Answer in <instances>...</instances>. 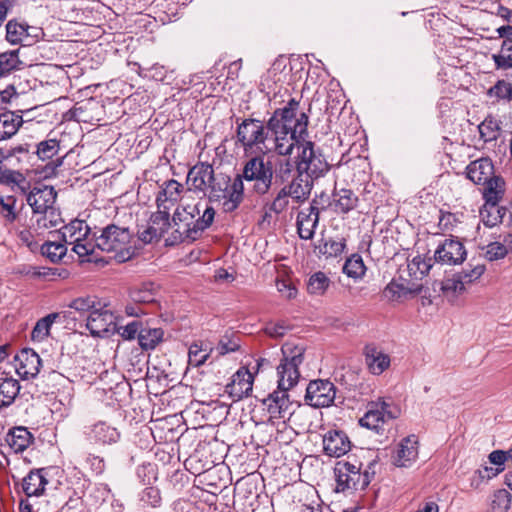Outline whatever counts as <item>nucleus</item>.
Listing matches in <instances>:
<instances>
[{
	"label": "nucleus",
	"mask_w": 512,
	"mask_h": 512,
	"mask_svg": "<svg viewBox=\"0 0 512 512\" xmlns=\"http://www.w3.org/2000/svg\"><path fill=\"white\" fill-rule=\"evenodd\" d=\"M346 247L345 239H333L331 237H322L315 248L318 253L325 256L326 258L337 257L341 255Z\"/></svg>",
	"instance_id": "obj_36"
},
{
	"label": "nucleus",
	"mask_w": 512,
	"mask_h": 512,
	"mask_svg": "<svg viewBox=\"0 0 512 512\" xmlns=\"http://www.w3.org/2000/svg\"><path fill=\"white\" fill-rule=\"evenodd\" d=\"M33 435L26 427H13L5 436V442L15 453H22L33 442Z\"/></svg>",
	"instance_id": "obj_29"
},
{
	"label": "nucleus",
	"mask_w": 512,
	"mask_h": 512,
	"mask_svg": "<svg viewBox=\"0 0 512 512\" xmlns=\"http://www.w3.org/2000/svg\"><path fill=\"white\" fill-rule=\"evenodd\" d=\"M503 467L501 468H492V467H484L483 469L477 470L472 478V485L476 484V486L479 484L480 481L486 479L489 480L493 477H495L499 472L503 471Z\"/></svg>",
	"instance_id": "obj_62"
},
{
	"label": "nucleus",
	"mask_w": 512,
	"mask_h": 512,
	"mask_svg": "<svg viewBox=\"0 0 512 512\" xmlns=\"http://www.w3.org/2000/svg\"><path fill=\"white\" fill-rule=\"evenodd\" d=\"M201 204V202H198L194 205H180L177 207L172 218L175 230L172 234L171 244L193 242L212 225L215 217L214 208L206 205L200 216Z\"/></svg>",
	"instance_id": "obj_3"
},
{
	"label": "nucleus",
	"mask_w": 512,
	"mask_h": 512,
	"mask_svg": "<svg viewBox=\"0 0 512 512\" xmlns=\"http://www.w3.org/2000/svg\"><path fill=\"white\" fill-rule=\"evenodd\" d=\"M511 505V495L505 489H499L493 494L491 501L492 512H506Z\"/></svg>",
	"instance_id": "obj_49"
},
{
	"label": "nucleus",
	"mask_w": 512,
	"mask_h": 512,
	"mask_svg": "<svg viewBox=\"0 0 512 512\" xmlns=\"http://www.w3.org/2000/svg\"><path fill=\"white\" fill-rule=\"evenodd\" d=\"M267 124L256 118H245L237 125L236 144H239L245 153L263 152L269 135Z\"/></svg>",
	"instance_id": "obj_6"
},
{
	"label": "nucleus",
	"mask_w": 512,
	"mask_h": 512,
	"mask_svg": "<svg viewBox=\"0 0 512 512\" xmlns=\"http://www.w3.org/2000/svg\"><path fill=\"white\" fill-rule=\"evenodd\" d=\"M16 372L22 379L34 378L40 370L41 359L32 349L26 348L15 357Z\"/></svg>",
	"instance_id": "obj_21"
},
{
	"label": "nucleus",
	"mask_w": 512,
	"mask_h": 512,
	"mask_svg": "<svg viewBox=\"0 0 512 512\" xmlns=\"http://www.w3.org/2000/svg\"><path fill=\"white\" fill-rule=\"evenodd\" d=\"M240 344L238 341V338H229L228 336H224L219 344H218V351L220 354L224 355L227 353L235 352L239 349Z\"/></svg>",
	"instance_id": "obj_64"
},
{
	"label": "nucleus",
	"mask_w": 512,
	"mask_h": 512,
	"mask_svg": "<svg viewBox=\"0 0 512 512\" xmlns=\"http://www.w3.org/2000/svg\"><path fill=\"white\" fill-rule=\"evenodd\" d=\"M294 164L296 172H302L316 180L324 177L330 169L321 149L316 147L309 138L298 147L294 156Z\"/></svg>",
	"instance_id": "obj_5"
},
{
	"label": "nucleus",
	"mask_w": 512,
	"mask_h": 512,
	"mask_svg": "<svg viewBox=\"0 0 512 512\" xmlns=\"http://www.w3.org/2000/svg\"><path fill=\"white\" fill-rule=\"evenodd\" d=\"M209 357V353L206 348H203L202 345L192 344L189 348L188 358L189 364L198 367L202 365L207 358Z\"/></svg>",
	"instance_id": "obj_55"
},
{
	"label": "nucleus",
	"mask_w": 512,
	"mask_h": 512,
	"mask_svg": "<svg viewBox=\"0 0 512 512\" xmlns=\"http://www.w3.org/2000/svg\"><path fill=\"white\" fill-rule=\"evenodd\" d=\"M62 241H46L41 246V254L52 263L59 262L67 253V247Z\"/></svg>",
	"instance_id": "obj_43"
},
{
	"label": "nucleus",
	"mask_w": 512,
	"mask_h": 512,
	"mask_svg": "<svg viewBox=\"0 0 512 512\" xmlns=\"http://www.w3.org/2000/svg\"><path fill=\"white\" fill-rule=\"evenodd\" d=\"M18 53L19 50H13L0 54V77H6L24 67V63L19 59Z\"/></svg>",
	"instance_id": "obj_38"
},
{
	"label": "nucleus",
	"mask_w": 512,
	"mask_h": 512,
	"mask_svg": "<svg viewBox=\"0 0 512 512\" xmlns=\"http://www.w3.org/2000/svg\"><path fill=\"white\" fill-rule=\"evenodd\" d=\"M244 200V183L240 174H237L219 196L221 208L225 213H232Z\"/></svg>",
	"instance_id": "obj_16"
},
{
	"label": "nucleus",
	"mask_w": 512,
	"mask_h": 512,
	"mask_svg": "<svg viewBox=\"0 0 512 512\" xmlns=\"http://www.w3.org/2000/svg\"><path fill=\"white\" fill-rule=\"evenodd\" d=\"M493 60L498 69L512 68V41H504L502 53L493 55Z\"/></svg>",
	"instance_id": "obj_51"
},
{
	"label": "nucleus",
	"mask_w": 512,
	"mask_h": 512,
	"mask_svg": "<svg viewBox=\"0 0 512 512\" xmlns=\"http://www.w3.org/2000/svg\"><path fill=\"white\" fill-rule=\"evenodd\" d=\"M232 180L233 178L225 173H216L212 165L201 162L188 171L186 184L188 191L202 193L208 196L209 201L217 202Z\"/></svg>",
	"instance_id": "obj_4"
},
{
	"label": "nucleus",
	"mask_w": 512,
	"mask_h": 512,
	"mask_svg": "<svg viewBox=\"0 0 512 512\" xmlns=\"http://www.w3.org/2000/svg\"><path fill=\"white\" fill-rule=\"evenodd\" d=\"M131 232L128 228L110 224L103 228L96 238V246L106 252H116L119 261H125L131 256Z\"/></svg>",
	"instance_id": "obj_7"
},
{
	"label": "nucleus",
	"mask_w": 512,
	"mask_h": 512,
	"mask_svg": "<svg viewBox=\"0 0 512 512\" xmlns=\"http://www.w3.org/2000/svg\"><path fill=\"white\" fill-rule=\"evenodd\" d=\"M366 271L363 259L359 254H352L343 266V272L351 278L359 279Z\"/></svg>",
	"instance_id": "obj_46"
},
{
	"label": "nucleus",
	"mask_w": 512,
	"mask_h": 512,
	"mask_svg": "<svg viewBox=\"0 0 512 512\" xmlns=\"http://www.w3.org/2000/svg\"><path fill=\"white\" fill-rule=\"evenodd\" d=\"M43 36L42 28L28 25L24 21L9 20L6 24V39L13 45L31 46Z\"/></svg>",
	"instance_id": "obj_11"
},
{
	"label": "nucleus",
	"mask_w": 512,
	"mask_h": 512,
	"mask_svg": "<svg viewBox=\"0 0 512 512\" xmlns=\"http://www.w3.org/2000/svg\"><path fill=\"white\" fill-rule=\"evenodd\" d=\"M399 409L384 400H377L368 403L367 411L360 418L359 424L362 427L379 432L386 421L396 419L399 416Z\"/></svg>",
	"instance_id": "obj_10"
},
{
	"label": "nucleus",
	"mask_w": 512,
	"mask_h": 512,
	"mask_svg": "<svg viewBox=\"0 0 512 512\" xmlns=\"http://www.w3.org/2000/svg\"><path fill=\"white\" fill-rule=\"evenodd\" d=\"M100 303L97 301L95 297L85 296L78 297L71 301L69 307L74 309L79 313H88V315L92 312V310L96 309Z\"/></svg>",
	"instance_id": "obj_50"
},
{
	"label": "nucleus",
	"mask_w": 512,
	"mask_h": 512,
	"mask_svg": "<svg viewBox=\"0 0 512 512\" xmlns=\"http://www.w3.org/2000/svg\"><path fill=\"white\" fill-rule=\"evenodd\" d=\"M59 151V142L56 139H48L37 145V155L41 160L53 158Z\"/></svg>",
	"instance_id": "obj_52"
},
{
	"label": "nucleus",
	"mask_w": 512,
	"mask_h": 512,
	"mask_svg": "<svg viewBox=\"0 0 512 512\" xmlns=\"http://www.w3.org/2000/svg\"><path fill=\"white\" fill-rule=\"evenodd\" d=\"M294 169V159L292 160L290 156H285L276 160L273 166V174L275 173L276 179L285 182L291 177Z\"/></svg>",
	"instance_id": "obj_47"
},
{
	"label": "nucleus",
	"mask_w": 512,
	"mask_h": 512,
	"mask_svg": "<svg viewBox=\"0 0 512 512\" xmlns=\"http://www.w3.org/2000/svg\"><path fill=\"white\" fill-rule=\"evenodd\" d=\"M467 177L475 184H484L494 175V166L488 158H481L471 162L466 168Z\"/></svg>",
	"instance_id": "obj_28"
},
{
	"label": "nucleus",
	"mask_w": 512,
	"mask_h": 512,
	"mask_svg": "<svg viewBox=\"0 0 512 512\" xmlns=\"http://www.w3.org/2000/svg\"><path fill=\"white\" fill-rule=\"evenodd\" d=\"M507 254V250L500 241L491 242L485 247V258L489 261L503 259Z\"/></svg>",
	"instance_id": "obj_58"
},
{
	"label": "nucleus",
	"mask_w": 512,
	"mask_h": 512,
	"mask_svg": "<svg viewBox=\"0 0 512 512\" xmlns=\"http://www.w3.org/2000/svg\"><path fill=\"white\" fill-rule=\"evenodd\" d=\"M86 429L88 439L97 444L111 445L120 439L118 430L104 421H99Z\"/></svg>",
	"instance_id": "obj_25"
},
{
	"label": "nucleus",
	"mask_w": 512,
	"mask_h": 512,
	"mask_svg": "<svg viewBox=\"0 0 512 512\" xmlns=\"http://www.w3.org/2000/svg\"><path fill=\"white\" fill-rule=\"evenodd\" d=\"M15 205L16 199L14 196L1 197V213L6 223L11 224L16 220L17 213L15 212Z\"/></svg>",
	"instance_id": "obj_53"
},
{
	"label": "nucleus",
	"mask_w": 512,
	"mask_h": 512,
	"mask_svg": "<svg viewBox=\"0 0 512 512\" xmlns=\"http://www.w3.org/2000/svg\"><path fill=\"white\" fill-rule=\"evenodd\" d=\"M481 138L485 142L495 141L500 133V122L492 115H488L478 126Z\"/></svg>",
	"instance_id": "obj_42"
},
{
	"label": "nucleus",
	"mask_w": 512,
	"mask_h": 512,
	"mask_svg": "<svg viewBox=\"0 0 512 512\" xmlns=\"http://www.w3.org/2000/svg\"><path fill=\"white\" fill-rule=\"evenodd\" d=\"M60 317H65L63 313H51L37 321L35 327L32 330V339L42 341L49 335L52 324Z\"/></svg>",
	"instance_id": "obj_40"
},
{
	"label": "nucleus",
	"mask_w": 512,
	"mask_h": 512,
	"mask_svg": "<svg viewBox=\"0 0 512 512\" xmlns=\"http://www.w3.org/2000/svg\"><path fill=\"white\" fill-rule=\"evenodd\" d=\"M90 232V228L83 220H73L61 229L62 240L65 243H71L79 240H85Z\"/></svg>",
	"instance_id": "obj_32"
},
{
	"label": "nucleus",
	"mask_w": 512,
	"mask_h": 512,
	"mask_svg": "<svg viewBox=\"0 0 512 512\" xmlns=\"http://www.w3.org/2000/svg\"><path fill=\"white\" fill-rule=\"evenodd\" d=\"M315 180L308 177L307 174L296 172L291 182L283 186V188L294 201L301 203L309 198Z\"/></svg>",
	"instance_id": "obj_22"
},
{
	"label": "nucleus",
	"mask_w": 512,
	"mask_h": 512,
	"mask_svg": "<svg viewBox=\"0 0 512 512\" xmlns=\"http://www.w3.org/2000/svg\"><path fill=\"white\" fill-rule=\"evenodd\" d=\"M86 327L93 336H104L115 329V317L111 311L99 305L88 315Z\"/></svg>",
	"instance_id": "obj_15"
},
{
	"label": "nucleus",
	"mask_w": 512,
	"mask_h": 512,
	"mask_svg": "<svg viewBox=\"0 0 512 512\" xmlns=\"http://www.w3.org/2000/svg\"><path fill=\"white\" fill-rule=\"evenodd\" d=\"M422 291V285L412 283L402 277L394 278L385 287L383 295L390 301H398L400 299H406L420 294Z\"/></svg>",
	"instance_id": "obj_18"
},
{
	"label": "nucleus",
	"mask_w": 512,
	"mask_h": 512,
	"mask_svg": "<svg viewBox=\"0 0 512 512\" xmlns=\"http://www.w3.org/2000/svg\"><path fill=\"white\" fill-rule=\"evenodd\" d=\"M57 192L54 187L41 185L33 187L27 194L26 201L33 210V215L48 209L56 202Z\"/></svg>",
	"instance_id": "obj_17"
},
{
	"label": "nucleus",
	"mask_w": 512,
	"mask_h": 512,
	"mask_svg": "<svg viewBox=\"0 0 512 512\" xmlns=\"http://www.w3.org/2000/svg\"><path fill=\"white\" fill-rule=\"evenodd\" d=\"M483 185H485L483 193L485 202L498 203L504 194V180L501 177L493 176Z\"/></svg>",
	"instance_id": "obj_41"
},
{
	"label": "nucleus",
	"mask_w": 512,
	"mask_h": 512,
	"mask_svg": "<svg viewBox=\"0 0 512 512\" xmlns=\"http://www.w3.org/2000/svg\"><path fill=\"white\" fill-rule=\"evenodd\" d=\"M240 175L242 181L253 182L252 190L256 194L264 195L272 187L273 164L270 161L265 162L262 156H255L245 163Z\"/></svg>",
	"instance_id": "obj_8"
},
{
	"label": "nucleus",
	"mask_w": 512,
	"mask_h": 512,
	"mask_svg": "<svg viewBox=\"0 0 512 512\" xmlns=\"http://www.w3.org/2000/svg\"><path fill=\"white\" fill-rule=\"evenodd\" d=\"M300 102L290 98L282 108L275 109L267 120V129L273 138V150L282 157L291 156L294 149L309 138V116L299 112Z\"/></svg>",
	"instance_id": "obj_1"
},
{
	"label": "nucleus",
	"mask_w": 512,
	"mask_h": 512,
	"mask_svg": "<svg viewBox=\"0 0 512 512\" xmlns=\"http://www.w3.org/2000/svg\"><path fill=\"white\" fill-rule=\"evenodd\" d=\"M254 375L247 367H240L232 376V380L225 387V392L233 399L239 401L248 397L252 392Z\"/></svg>",
	"instance_id": "obj_14"
},
{
	"label": "nucleus",
	"mask_w": 512,
	"mask_h": 512,
	"mask_svg": "<svg viewBox=\"0 0 512 512\" xmlns=\"http://www.w3.org/2000/svg\"><path fill=\"white\" fill-rule=\"evenodd\" d=\"M418 458V439L415 435L403 438L393 456V463L398 467H409Z\"/></svg>",
	"instance_id": "obj_23"
},
{
	"label": "nucleus",
	"mask_w": 512,
	"mask_h": 512,
	"mask_svg": "<svg viewBox=\"0 0 512 512\" xmlns=\"http://www.w3.org/2000/svg\"><path fill=\"white\" fill-rule=\"evenodd\" d=\"M63 222L59 208L55 204L33 215V228L42 232L49 228H56Z\"/></svg>",
	"instance_id": "obj_30"
},
{
	"label": "nucleus",
	"mask_w": 512,
	"mask_h": 512,
	"mask_svg": "<svg viewBox=\"0 0 512 512\" xmlns=\"http://www.w3.org/2000/svg\"><path fill=\"white\" fill-rule=\"evenodd\" d=\"M142 328L141 322L134 320L124 326L117 328V333L125 340L138 338L139 331Z\"/></svg>",
	"instance_id": "obj_60"
},
{
	"label": "nucleus",
	"mask_w": 512,
	"mask_h": 512,
	"mask_svg": "<svg viewBox=\"0 0 512 512\" xmlns=\"http://www.w3.org/2000/svg\"><path fill=\"white\" fill-rule=\"evenodd\" d=\"M319 222V208L316 201L310 204L308 208H304L297 215V231L299 237L304 240L312 239L315 229Z\"/></svg>",
	"instance_id": "obj_20"
},
{
	"label": "nucleus",
	"mask_w": 512,
	"mask_h": 512,
	"mask_svg": "<svg viewBox=\"0 0 512 512\" xmlns=\"http://www.w3.org/2000/svg\"><path fill=\"white\" fill-rule=\"evenodd\" d=\"M365 363L374 375L382 374L390 366V357L375 345H367L364 349Z\"/></svg>",
	"instance_id": "obj_27"
},
{
	"label": "nucleus",
	"mask_w": 512,
	"mask_h": 512,
	"mask_svg": "<svg viewBox=\"0 0 512 512\" xmlns=\"http://www.w3.org/2000/svg\"><path fill=\"white\" fill-rule=\"evenodd\" d=\"M48 482L46 469H34L23 478L22 490L28 497H38L44 494Z\"/></svg>",
	"instance_id": "obj_26"
},
{
	"label": "nucleus",
	"mask_w": 512,
	"mask_h": 512,
	"mask_svg": "<svg viewBox=\"0 0 512 512\" xmlns=\"http://www.w3.org/2000/svg\"><path fill=\"white\" fill-rule=\"evenodd\" d=\"M164 339L161 328L142 327L138 334V343L143 350H154Z\"/></svg>",
	"instance_id": "obj_35"
},
{
	"label": "nucleus",
	"mask_w": 512,
	"mask_h": 512,
	"mask_svg": "<svg viewBox=\"0 0 512 512\" xmlns=\"http://www.w3.org/2000/svg\"><path fill=\"white\" fill-rule=\"evenodd\" d=\"M350 449L351 441L341 430H330L323 436V450L327 456L339 458Z\"/></svg>",
	"instance_id": "obj_19"
},
{
	"label": "nucleus",
	"mask_w": 512,
	"mask_h": 512,
	"mask_svg": "<svg viewBox=\"0 0 512 512\" xmlns=\"http://www.w3.org/2000/svg\"><path fill=\"white\" fill-rule=\"evenodd\" d=\"M23 123L22 115L7 111L0 114V141L15 135Z\"/></svg>",
	"instance_id": "obj_31"
},
{
	"label": "nucleus",
	"mask_w": 512,
	"mask_h": 512,
	"mask_svg": "<svg viewBox=\"0 0 512 512\" xmlns=\"http://www.w3.org/2000/svg\"><path fill=\"white\" fill-rule=\"evenodd\" d=\"M488 95L510 101L512 98V85L504 80H499L488 90Z\"/></svg>",
	"instance_id": "obj_54"
},
{
	"label": "nucleus",
	"mask_w": 512,
	"mask_h": 512,
	"mask_svg": "<svg viewBox=\"0 0 512 512\" xmlns=\"http://www.w3.org/2000/svg\"><path fill=\"white\" fill-rule=\"evenodd\" d=\"M305 348L302 345L285 343L282 346L283 359L277 367L278 387L262 400L271 418H289L293 410V402L288 391L294 387L300 377L299 365L304 360Z\"/></svg>",
	"instance_id": "obj_2"
},
{
	"label": "nucleus",
	"mask_w": 512,
	"mask_h": 512,
	"mask_svg": "<svg viewBox=\"0 0 512 512\" xmlns=\"http://www.w3.org/2000/svg\"><path fill=\"white\" fill-rule=\"evenodd\" d=\"M507 208L500 207L498 203L485 202L480 210L482 222L487 227H494L505 221Z\"/></svg>",
	"instance_id": "obj_33"
},
{
	"label": "nucleus",
	"mask_w": 512,
	"mask_h": 512,
	"mask_svg": "<svg viewBox=\"0 0 512 512\" xmlns=\"http://www.w3.org/2000/svg\"><path fill=\"white\" fill-rule=\"evenodd\" d=\"M140 502L143 505L157 507L161 503L160 491L158 488L150 486L146 487L140 494Z\"/></svg>",
	"instance_id": "obj_57"
},
{
	"label": "nucleus",
	"mask_w": 512,
	"mask_h": 512,
	"mask_svg": "<svg viewBox=\"0 0 512 512\" xmlns=\"http://www.w3.org/2000/svg\"><path fill=\"white\" fill-rule=\"evenodd\" d=\"M20 388V384L16 379H0V407L10 406L18 396Z\"/></svg>",
	"instance_id": "obj_37"
},
{
	"label": "nucleus",
	"mask_w": 512,
	"mask_h": 512,
	"mask_svg": "<svg viewBox=\"0 0 512 512\" xmlns=\"http://www.w3.org/2000/svg\"><path fill=\"white\" fill-rule=\"evenodd\" d=\"M336 399V387L329 380L310 381L306 388L305 401L315 408L329 407Z\"/></svg>",
	"instance_id": "obj_12"
},
{
	"label": "nucleus",
	"mask_w": 512,
	"mask_h": 512,
	"mask_svg": "<svg viewBox=\"0 0 512 512\" xmlns=\"http://www.w3.org/2000/svg\"><path fill=\"white\" fill-rule=\"evenodd\" d=\"M149 222L161 239L171 226L170 213L168 210L158 208V210L150 216Z\"/></svg>",
	"instance_id": "obj_45"
},
{
	"label": "nucleus",
	"mask_w": 512,
	"mask_h": 512,
	"mask_svg": "<svg viewBox=\"0 0 512 512\" xmlns=\"http://www.w3.org/2000/svg\"><path fill=\"white\" fill-rule=\"evenodd\" d=\"M336 492L364 490L370 484L368 472L361 473V466L338 462L335 469Z\"/></svg>",
	"instance_id": "obj_9"
},
{
	"label": "nucleus",
	"mask_w": 512,
	"mask_h": 512,
	"mask_svg": "<svg viewBox=\"0 0 512 512\" xmlns=\"http://www.w3.org/2000/svg\"><path fill=\"white\" fill-rule=\"evenodd\" d=\"M441 290L443 295L453 302L459 295L466 291V285L461 280V277L456 273L452 277L446 278L441 283Z\"/></svg>",
	"instance_id": "obj_39"
},
{
	"label": "nucleus",
	"mask_w": 512,
	"mask_h": 512,
	"mask_svg": "<svg viewBox=\"0 0 512 512\" xmlns=\"http://www.w3.org/2000/svg\"><path fill=\"white\" fill-rule=\"evenodd\" d=\"M333 202L337 212L348 213L357 207L358 197L350 189H335Z\"/></svg>",
	"instance_id": "obj_34"
},
{
	"label": "nucleus",
	"mask_w": 512,
	"mask_h": 512,
	"mask_svg": "<svg viewBox=\"0 0 512 512\" xmlns=\"http://www.w3.org/2000/svg\"><path fill=\"white\" fill-rule=\"evenodd\" d=\"M130 299L136 304H151L156 300V291L152 283L143 284L141 287L130 291Z\"/></svg>",
	"instance_id": "obj_44"
},
{
	"label": "nucleus",
	"mask_w": 512,
	"mask_h": 512,
	"mask_svg": "<svg viewBox=\"0 0 512 512\" xmlns=\"http://www.w3.org/2000/svg\"><path fill=\"white\" fill-rule=\"evenodd\" d=\"M289 329V325L284 321H281L267 324L265 327V333L273 338H281L287 333Z\"/></svg>",
	"instance_id": "obj_63"
},
{
	"label": "nucleus",
	"mask_w": 512,
	"mask_h": 512,
	"mask_svg": "<svg viewBox=\"0 0 512 512\" xmlns=\"http://www.w3.org/2000/svg\"><path fill=\"white\" fill-rule=\"evenodd\" d=\"M465 257L466 250L463 244L453 238L445 239L434 252L435 261L446 265L460 264Z\"/></svg>",
	"instance_id": "obj_13"
},
{
	"label": "nucleus",
	"mask_w": 512,
	"mask_h": 512,
	"mask_svg": "<svg viewBox=\"0 0 512 512\" xmlns=\"http://www.w3.org/2000/svg\"><path fill=\"white\" fill-rule=\"evenodd\" d=\"M329 278L323 272L314 273L308 281L307 289L311 294L321 295L329 286Z\"/></svg>",
	"instance_id": "obj_48"
},
{
	"label": "nucleus",
	"mask_w": 512,
	"mask_h": 512,
	"mask_svg": "<svg viewBox=\"0 0 512 512\" xmlns=\"http://www.w3.org/2000/svg\"><path fill=\"white\" fill-rule=\"evenodd\" d=\"M137 477L143 484H152L157 479L156 466L151 463L140 465L137 468Z\"/></svg>",
	"instance_id": "obj_59"
},
{
	"label": "nucleus",
	"mask_w": 512,
	"mask_h": 512,
	"mask_svg": "<svg viewBox=\"0 0 512 512\" xmlns=\"http://www.w3.org/2000/svg\"><path fill=\"white\" fill-rule=\"evenodd\" d=\"M184 192V186L174 179L165 181L161 185L156 202L157 208L170 210L179 200H181L182 193Z\"/></svg>",
	"instance_id": "obj_24"
},
{
	"label": "nucleus",
	"mask_w": 512,
	"mask_h": 512,
	"mask_svg": "<svg viewBox=\"0 0 512 512\" xmlns=\"http://www.w3.org/2000/svg\"><path fill=\"white\" fill-rule=\"evenodd\" d=\"M485 272V265L483 264H477L474 266H470L468 269H464L463 271L457 273L459 277H461V280L464 282V284L467 286L469 284H472L476 280H478L483 273Z\"/></svg>",
	"instance_id": "obj_56"
},
{
	"label": "nucleus",
	"mask_w": 512,
	"mask_h": 512,
	"mask_svg": "<svg viewBox=\"0 0 512 512\" xmlns=\"http://www.w3.org/2000/svg\"><path fill=\"white\" fill-rule=\"evenodd\" d=\"M290 195L287 191L282 187L277 193L276 197L273 199L270 210L276 214L282 213L288 206Z\"/></svg>",
	"instance_id": "obj_61"
}]
</instances>
